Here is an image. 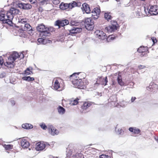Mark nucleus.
Returning <instances> with one entry per match:
<instances>
[{
	"mask_svg": "<svg viewBox=\"0 0 158 158\" xmlns=\"http://www.w3.org/2000/svg\"><path fill=\"white\" fill-rule=\"evenodd\" d=\"M80 73H73L70 76V79L74 87L81 89H84L86 86L82 82L81 79L78 76Z\"/></svg>",
	"mask_w": 158,
	"mask_h": 158,
	"instance_id": "nucleus-1",
	"label": "nucleus"
},
{
	"mask_svg": "<svg viewBox=\"0 0 158 158\" xmlns=\"http://www.w3.org/2000/svg\"><path fill=\"white\" fill-rule=\"evenodd\" d=\"M19 54L16 52H14L8 57L6 62L4 63V65L9 68H13L15 65L14 61L17 58H19Z\"/></svg>",
	"mask_w": 158,
	"mask_h": 158,
	"instance_id": "nucleus-2",
	"label": "nucleus"
},
{
	"mask_svg": "<svg viewBox=\"0 0 158 158\" xmlns=\"http://www.w3.org/2000/svg\"><path fill=\"white\" fill-rule=\"evenodd\" d=\"M52 83L53 89L55 90H57L59 89H61V90H62L64 87V81L60 78H55L54 79Z\"/></svg>",
	"mask_w": 158,
	"mask_h": 158,
	"instance_id": "nucleus-3",
	"label": "nucleus"
},
{
	"mask_svg": "<svg viewBox=\"0 0 158 158\" xmlns=\"http://www.w3.org/2000/svg\"><path fill=\"white\" fill-rule=\"evenodd\" d=\"M19 11L15 8H11L6 13L7 18H9V20L12 21L14 15L19 14Z\"/></svg>",
	"mask_w": 158,
	"mask_h": 158,
	"instance_id": "nucleus-4",
	"label": "nucleus"
},
{
	"mask_svg": "<svg viewBox=\"0 0 158 158\" xmlns=\"http://www.w3.org/2000/svg\"><path fill=\"white\" fill-rule=\"evenodd\" d=\"M85 27L86 30H93L94 23L90 18H86L85 20Z\"/></svg>",
	"mask_w": 158,
	"mask_h": 158,
	"instance_id": "nucleus-5",
	"label": "nucleus"
},
{
	"mask_svg": "<svg viewBox=\"0 0 158 158\" xmlns=\"http://www.w3.org/2000/svg\"><path fill=\"white\" fill-rule=\"evenodd\" d=\"M94 34L96 37L102 40H105L107 38L106 33L102 30H95Z\"/></svg>",
	"mask_w": 158,
	"mask_h": 158,
	"instance_id": "nucleus-6",
	"label": "nucleus"
},
{
	"mask_svg": "<svg viewBox=\"0 0 158 158\" xmlns=\"http://www.w3.org/2000/svg\"><path fill=\"white\" fill-rule=\"evenodd\" d=\"M119 29V25L114 20L111 22V24L105 27V30H117Z\"/></svg>",
	"mask_w": 158,
	"mask_h": 158,
	"instance_id": "nucleus-7",
	"label": "nucleus"
},
{
	"mask_svg": "<svg viewBox=\"0 0 158 158\" xmlns=\"http://www.w3.org/2000/svg\"><path fill=\"white\" fill-rule=\"evenodd\" d=\"M69 23V21L67 19L62 20H58L55 22V26H58V28H60V27H63L68 24Z\"/></svg>",
	"mask_w": 158,
	"mask_h": 158,
	"instance_id": "nucleus-8",
	"label": "nucleus"
},
{
	"mask_svg": "<svg viewBox=\"0 0 158 158\" xmlns=\"http://www.w3.org/2000/svg\"><path fill=\"white\" fill-rule=\"evenodd\" d=\"M0 20L2 21L3 23H7L8 24L11 25L12 23V21L9 20V18H7L6 15L3 13L0 12Z\"/></svg>",
	"mask_w": 158,
	"mask_h": 158,
	"instance_id": "nucleus-9",
	"label": "nucleus"
},
{
	"mask_svg": "<svg viewBox=\"0 0 158 158\" xmlns=\"http://www.w3.org/2000/svg\"><path fill=\"white\" fill-rule=\"evenodd\" d=\"M47 144L44 142H38L36 144L35 148L37 151H41L44 149Z\"/></svg>",
	"mask_w": 158,
	"mask_h": 158,
	"instance_id": "nucleus-10",
	"label": "nucleus"
},
{
	"mask_svg": "<svg viewBox=\"0 0 158 158\" xmlns=\"http://www.w3.org/2000/svg\"><path fill=\"white\" fill-rule=\"evenodd\" d=\"M49 133L53 135H57L58 134V131L52 126H50L48 128Z\"/></svg>",
	"mask_w": 158,
	"mask_h": 158,
	"instance_id": "nucleus-11",
	"label": "nucleus"
},
{
	"mask_svg": "<svg viewBox=\"0 0 158 158\" xmlns=\"http://www.w3.org/2000/svg\"><path fill=\"white\" fill-rule=\"evenodd\" d=\"M150 14L156 15L158 14V6L155 5L151 6L150 7Z\"/></svg>",
	"mask_w": 158,
	"mask_h": 158,
	"instance_id": "nucleus-12",
	"label": "nucleus"
},
{
	"mask_svg": "<svg viewBox=\"0 0 158 158\" xmlns=\"http://www.w3.org/2000/svg\"><path fill=\"white\" fill-rule=\"evenodd\" d=\"M50 30H39V33L40 36L43 37L45 38L47 36H49L51 35V33L49 31Z\"/></svg>",
	"mask_w": 158,
	"mask_h": 158,
	"instance_id": "nucleus-13",
	"label": "nucleus"
},
{
	"mask_svg": "<svg viewBox=\"0 0 158 158\" xmlns=\"http://www.w3.org/2000/svg\"><path fill=\"white\" fill-rule=\"evenodd\" d=\"M136 99L135 97H132L131 100L128 102L123 101L120 103V106L122 107H125L127 104H131L134 102Z\"/></svg>",
	"mask_w": 158,
	"mask_h": 158,
	"instance_id": "nucleus-14",
	"label": "nucleus"
},
{
	"mask_svg": "<svg viewBox=\"0 0 158 158\" xmlns=\"http://www.w3.org/2000/svg\"><path fill=\"white\" fill-rule=\"evenodd\" d=\"M100 10L99 8L96 7L94 8L93 10L92 11V12L93 14L92 15V16H96L95 17V19H97L98 17V15H99L100 13Z\"/></svg>",
	"mask_w": 158,
	"mask_h": 158,
	"instance_id": "nucleus-15",
	"label": "nucleus"
},
{
	"mask_svg": "<svg viewBox=\"0 0 158 158\" xmlns=\"http://www.w3.org/2000/svg\"><path fill=\"white\" fill-rule=\"evenodd\" d=\"M82 9L84 10L86 13L89 14L90 13L91 11L90 8L88 4L86 3H84L82 4Z\"/></svg>",
	"mask_w": 158,
	"mask_h": 158,
	"instance_id": "nucleus-16",
	"label": "nucleus"
},
{
	"mask_svg": "<svg viewBox=\"0 0 158 158\" xmlns=\"http://www.w3.org/2000/svg\"><path fill=\"white\" fill-rule=\"evenodd\" d=\"M20 143L22 147L24 148H27L29 146V142L26 139H23Z\"/></svg>",
	"mask_w": 158,
	"mask_h": 158,
	"instance_id": "nucleus-17",
	"label": "nucleus"
},
{
	"mask_svg": "<svg viewBox=\"0 0 158 158\" xmlns=\"http://www.w3.org/2000/svg\"><path fill=\"white\" fill-rule=\"evenodd\" d=\"M79 99L77 98L75 99H74L72 98L69 100V104L71 106H74L77 105L78 103V100Z\"/></svg>",
	"mask_w": 158,
	"mask_h": 158,
	"instance_id": "nucleus-18",
	"label": "nucleus"
},
{
	"mask_svg": "<svg viewBox=\"0 0 158 158\" xmlns=\"http://www.w3.org/2000/svg\"><path fill=\"white\" fill-rule=\"evenodd\" d=\"M69 32L65 34L66 36L71 35L72 36L76 35L78 33H79L81 31H78V30H69Z\"/></svg>",
	"mask_w": 158,
	"mask_h": 158,
	"instance_id": "nucleus-19",
	"label": "nucleus"
},
{
	"mask_svg": "<svg viewBox=\"0 0 158 158\" xmlns=\"http://www.w3.org/2000/svg\"><path fill=\"white\" fill-rule=\"evenodd\" d=\"M38 43H37L38 45L45 44L47 43V40L46 39H44L42 38H39L37 40Z\"/></svg>",
	"mask_w": 158,
	"mask_h": 158,
	"instance_id": "nucleus-20",
	"label": "nucleus"
},
{
	"mask_svg": "<svg viewBox=\"0 0 158 158\" xmlns=\"http://www.w3.org/2000/svg\"><path fill=\"white\" fill-rule=\"evenodd\" d=\"M129 130L130 131L135 134H139L140 132V130L139 129L132 127H130Z\"/></svg>",
	"mask_w": 158,
	"mask_h": 158,
	"instance_id": "nucleus-21",
	"label": "nucleus"
},
{
	"mask_svg": "<svg viewBox=\"0 0 158 158\" xmlns=\"http://www.w3.org/2000/svg\"><path fill=\"white\" fill-rule=\"evenodd\" d=\"M32 68L31 67H29L27 68L26 70H25L24 72V74L26 75H30L32 74Z\"/></svg>",
	"mask_w": 158,
	"mask_h": 158,
	"instance_id": "nucleus-22",
	"label": "nucleus"
},
{
	"mask_svg": "<svg viewBox=\"0 0 158 158\" xmlns=\"http://www.w3.org/2000/svg\"><path fill=\"white\" fill-rule=\"evenodd\" d=\"M148 50V48L146 47H140L137 50L138 52L141 53L145 52Z\"/></svg>",
	"mask_w": 158,
	"mask_h": 158,
	"instance_id": "nucleus-23",
	"label": "nucleus"
},
{
	"mask_svg": "<svg viewBox=\"0 0 158 158\" xmlns=\"http://www.w3.org/2000/svg\"><path fill=\"white\" fill-rule=\"evenodd\" d=\"M22 127L26 129H29L33 128V126L30 124L26 123L22 125Z\"/></svg>",
	"mask_w": 158,
	"mask_h": 158,
	"instance_id": "nucleus-24",
	"label": "nucleus"
},
{
	"mask_svg": "<svg viewBox=\"0 0 158 158\" xmlns=\"http://www.w3.org/2000/svg\"><path fill=\"white\" fill-rule=\"evenodd\" d=\"M69 4L64 3H61L60 6V7L61 9L65 10L68 8H69Z\"/></svg>",
	"mask_w": 158,
	"mask_h": 158,
	"instance_id": "nucleus-25",
	"label": "nucleus"
},
{
	"mask_svg": "<svg viewBox=\"0 0 158 158\" xmlns=\"http://www.w3.org/2000/svg\"><path fill=\"white\" fill-rule=\"evenodd\" d=\"M57 110L59 113L61 115L64 114L65 111V109L60 106H58Z\"/></svg>",
	"mask_w": 158,
	"mask_h": 158,
	"instance_id": "nucleus-26",
	"label": "nucleus"
},
{
	"mask_svg": "<svg viewBox=\"0 0 158 158\" xmlns=\"http://www.w3.org/2000/svg\"><path fill=\"white\" fill-rule=\"evenodd\" d=\"M117 81L118 84L121 86H123L124 85V82L122 81L121 76L119 74L118 75Z\"/></svg>",
	"mask_w": 158,
	"mask_h": 158,
	"instance_id": "nucleus-27",
	"label": "nucleus"
},
{
	"mask_svg": "<svg viewBox=\"0 0 158 158\" xmlns=\"http://www.w3.org/2000/svg\"><path fill=\"white\" fill-rule=\"evenodd\" d=\"M91 105V102H85L83 106L82 107V108L84 110H86Z\"/></svg>",
	"mask_w": 158,
	"mask_h": 158,
	"instance_id": "nucleus-28",
	"label": "nucleus"
},
{
	"mask_svg": "<svg viewBox=\"0 0 158 158\" xmlns=\"http://www.w3.org/2000/svg\"><path fill=\"white\" fill-rule=\"evenodd\" d=\"M48 29L49 30V27L47 28L45 26L43 23L39 25L36 27L37 30H44V29Z\"/></svg>",
	"mask_w": 158,
	"mask_h": 158,
	"instance_id": "nucleus-29",
	"label": "nucleus"
},
{
	"mask_svg": "<svg viewBox=\"0 0 158 158\" xmlns=\"http://www.w3.org/2000/svg\"><path fill=\"white\" fill-rule=\"evenodd\" d=\"M3 145L4 148L6 150H9L12 148L13 145L11 144H3Z\"/></svg>",
	"mask_w": 158,
	"mask_h": 158,
	"instance_id": "nucleus-30",
	"label": "nucleus"
},
{
	"mask_svg": "<svg viewBox=\"0 0 158 158\" xmlns=\"http://www.w3.org/2000/svg\"><path fill=\"white\" fill-rule=\"evenodd\" d=\"M101 79L102 80V82H101V84L105 85H106V83L108 82L107 77H106L105 78H101Z\"/></svg>",
	"mask_w": 158,
	"mask_h": 158,
	"instance_id": "nucleus-31",
	"label": "nucleus"
},
{
	"mask_svg": "<svg viewBox=\"0 0 158 158\" xmlns=\"http://www.w3.org/2000/svg\"><path fill=\"white\" fill-rule=\"evenodd\" d=\"M104 17L105 19H107L108 21L111 18V16L110 15V13H105L104 15Z\"/></svg>",
	"mask_w": 158,
	"mask_h": 158,
	"instance_id": "nucleus-32",
	"label": "nucleus"
},
{
	"mask_svg": "<svg viewBox=\"0 0 158 158\" xmlns=\"http://www.w3.org/2000/svg\"><path fill=\"white\" fill-rule=\"evenodd\" d=\"M23 80L27 81H32L34 80L33 77H22V78Z\"/></svg>",
	"mask_w": 158,
	"mask_h": 158,
	"instance_id": "nucleus-33",
	"label": "nucleus"
},
{
	"mask_svg": "<svg viewBox=\"0 0 158 158\" xmlns=\"http://www.w3.org/2000/svg\"><path fill=\"white\" fill-rule=\"evenodd\" d=\"M13 32H14L15 33H14V35H19L20 36H22L23 37H24V34H20L21 33H19V30H12Z\"/></svg>",
	"mask_w": 158,
	"mask_h": 158,
	"instance_id": "nucleus-34",
	"label": "nucleus"
},
{
	"mask_svg": "<svg viewBox=\"0 0 158 158\" xmlns=\"http://www.w3.org/2000/svg\"><path fill=\"white\" fill-rule=\"evenodd\" d=\"M69 9H71L77 6V3L75 2H73L72 3H69Z\"/></svg>",
	"mask_w": 158,
	"mask_h": 158,
	"instance_id": "nucleus-35",
	"label": "nucleus"
},
{
	"mask_svg": "<svg viewBox=\"0 0 158 158\" xmlns=\"http://www.w3.org/2000/svg\"><path fill=\"white\" fill-rule=\"evenodd\" d=\"M24 29H27V30H32V27H31L30 25L28 23H26L24 25Z\"/></svg>",
	"mask_w": 158,
	"mask_h": 158,
	"instance_id": "nucleus-36",
	"label": "nucleus"
},
{
	"mask_svg": "<svg viewBox=\"0 0 158 158\" xmlns=\"http://www.w3.org/2000/svg\"><path fill=\"white\" fill-rule=\"evenodd\" d=\"M32 8V6L29 4L24 3V9L28 10Z\"/></svg>",
	"mask_w": 158,
	"mask_h": 158,
	"instance_id": "nucleus-37",
	"label": "nucleus"
},
{
	"mask_svg": "<svg viewBox=\"0 0 158 158\" xmlns=\"http://www.w3.org/2000/svg\"><path fill=\"white\" fill-rule=\"evenodd\" d=\"M144 11L147 15H148L150 14V9H149L148 8L145 7H144Z\"/></svg>",
	"mask_w": 158,
	"mask_h": 158,
	"instance_id": "nucleus-38",
	"label": "nucleus"
},
{
	"mask_svg": "<svg viewBox=\"0 0 158 158\" xmlns=\"http://www.w3.org/2000/svg\"><path fill=\"white\" fill-rule=\"evenodd\" d=\"M40 126L41 128L44 130H46L47 128V126L44 123H42L40 124Z\"/></svg>",
	"mask_w": 158,
	"mask_h": 158,
	"instance_id": "nucleus-39",
	"label": "nucleus"
},
{
	"mask_svg": "<svg viewBox=\"0 0 158 158\" xmlns=\"http://www.w3.org/2000/svg\"><path fill=\"white\" fill-rule=\"evenodd\" d=\"M117 132L119 135H123L124 133V131L121 129H118Z\"/></svg>",
	"mask_w": 158,
	"mask_h": 158,
	"instance_id": "nucleus-40",
	"label": "nucleus"
},
{
	"mask_svg": "<svg viewBox=\"0 0 158 158\" xmlns=\"http://www.w3.org/2000/svg\"><path fill=\"white\" fill-rule=\"evenodd\" d=\"M25 52H26L23 51L22 53H21L20 54H19V58H20V59L22 58H23L24 57V53Z\"/></svg>",
	"mask_w": 158,
	"mask_h": 158,
	"instance_id": "nucleus-41",
	"label": "nucleus"
},
{
	"mask_svg": "<svg viewBox=\"0 0 158 158\" xmlns=\"http://www.w3.org/2000/svg\"><path fill=\"white\" fill-rule=\"evenodd\" d=\"M27 21V19H19V22L21 23H25Z\"/></svg>",
	"mask_w": 158,
	"mask_h": 158,
	"instance_id": "nucleus-42",
	"label": "nucleus"
},
{
	"mask_svg": "<svg viewBox=\"0 0 158 158\" xmlns=\"http://www.w3.org/2000/svg\"><path fill=\"white\" fill-rule=\"evenodd\" d=\"M115 38V36L114 35H110L108 38L107 39V40H114Z\"/></svg>",
	"mask_w": 158,
	"mask_h": 158,
	"instance_id": "nucleus-43",
	"label": "nucleus"
},
{
	"mask_svg": "<svg viewBox=\"0 0 158 158\" xmlns=\"http://www.w3.org/2000/svg\"><path fill=\"white\" fill-rule=\"evenodd\" d=\"M18 6L20 8L24 9V3H19L18 4Z\"/></svg>",
	"mask_w": 158,
	"mask_h": 158,
	"instance_id": "nucleus-44",
	"label": "nucleus"
},
{
	"mask_svg": "<svg viewBox=\"0 0 158 158\" xmlns=\"http://www.w3.org/2000/svg\"><path fill=\"white\" fill-rule=\"evenodd\" d=\"M53 3L55 5H57L59 3L60 1L59 0H52Z\"/></svg>",
	"mask_w": 158,
	"mask_h": 158,
	"instance_id": "nucleus-45",
	"label": "nucleus"
},
{
	"mask_svg": "<svg viewBox=\"0 0 158 158\" xmlns=\"http://www.w3.org/2000/svg\"><path fill=\"white\" fill-rule=\"evenodd\" d=\"M9 102L10 103H11V105L12 106H13L15 104V101L13 99H11L9 100Z\"/></svg>",
	"mask_w": 158,
	"mask_h": 158,
	"instance_id": "nucleus-46",
	"label": "nucleus"
},
{
	"mask_svg": "<svg viewBox=\"0 0 158 158\" xmlns=\"http://www.w3.org/2000/svg\"><path fill=\"white\" fill-rule=\"evenodd\" d=\"M6 75V73L4 72H3L0 74V77L2 78L4 77Z\"/></svg>",
	"mask_w": 158,
	"mask_h": 158,
	"instance_id": "nucleus-47",
	"label": "nucleus"
},
{
	"mask_svg": "<svg viewBox=\"0 0 158 158\" xmlns=\"http://www.w3.org/2000/svg\"><path fill=\"white\" fill-rule=\"evenodd\" d=\"M152 40L153 42V44H154L157 42V40L156 38L155 37H152Z\"/></svg>",
	"mask_w": 158,
	"mask_h": 158,
	"instance_id": "nucleus-48",
	"label": "nucleus"
},
{
	"mask_svg": "<svg viewBox=\"0 0 158 158\" xmlns=\"http://www.w3.org/2000/svg\"><path fill=\"white\" fill-rule=\"evenodd\" d=\"M4 63L3 59L2 56H0V65H2Z\"/></svg>",
	"mask_w": 158,
	"mask_h": 158,
	"instance_id": "nucleus-49",
	"label": "nucleus"
},
{
	"mask_svg": "<svg viewBox=\"0 0 158 158\" xmlns=\"http://www.w3.org/2000/svg\"><path fill=\"white\" fill-rule=\"evenodd\" d=\"M146 67L144 65H140L138 66V68L139 69H141L145 68Z\"/></svg>",
	"mask_w": 158,
	"mask_h": 158,
	"instance_id": "nucleus-50",
	"label": "nucleus"
},
{
	"mask_svg": "<svg viewBox=\"0 0 158 158\" xmlns=\"http://www.w3.org/2000/svg\"><path fill=\"white\" fill-rule=\"evenodd\" d=\"M108 156L105 155H102L100 156V158H107Z\"/></svg>",
	"mask_w": 158,
	"mask_h": 158,
	"instance_id": "nucleus-51",
	"label": "nucleus"
},
{
	"mask_svg": "<svg viewBox=\"0 0 158 158\" xmlns=\"http://www.w3.org/2000/svg\"><path fill=\"white\" fill-rule=\"evenodd\" d=\"M36 1V0H29L31 4L35 3V2Z\"/></svg>",
	"mask_w": 158,
	"mask_h": 158,
	"instance_id": "nucleus-52",
	"label": "nucleus"
},
{
	"mask_svg": "<svg viewBox=\"0 0 158 158\" xmlns=\"http://www.w3.org/2000/svg\"><path fill=\"white\" fill-rule=\"evenodd\" d=\"M75 23L74 22L71 21L70 24L71 25L73 26L75 25Z\"/></svg>",
	"mask_w": 158,
	"mask_h": 158,
	"instance_id": "nucleus-53",
	"label": "nucleus"
},
{
	"mask_svg": "<svg viewBox=\"0 0 158 158\" xmlns=\"http://www.w3.org/2000/svg\"><path fill=\"white\" fill-rule=\"evenodd\" d=\"M99 84L98 83H96L94 84V86L96 87L97 86H98L99 85Z\"/></svg>",
	"mask_w": 158,
	"mask_h": 158,
	"instance_id": "nucleus-54",
	"label": "nucleus"
},
{
	"mask_svg": "<svg viewBox=\"0 0 158 158\" xmlns=\"http://www.w3.org/2000/svg\"><path fill=\"white\" fill-rule=\"evenodd\" d=\"M156 84H153V86H154L155 87H156V88H158V86H157V87H156V86H156Z\"/></svg>",
	"mask_w": 158,
	"mask_h": 158,
	"instance_id": "nucleus-55",
	"label": "nucleus"
},
{
	"mask_svg": "<svg viewBox=\"0 0 158 158\" xmlns=\"http://www.w3.org/2000/svg\"><path fill=\"white\" fill-rule=\"evenodd\" d=\"M77 29H78V28H74L72 29L71 30H77Z\"/></svg>",
	"mask_w": 158,
	"mask_h": 158,
	"instance_id": "nucleus-56",
	"label": "nucleus"
},
{
	"mask_svg": "<svg viewBox=\"0 0 158 158\" xmlns=\"http://www.w3.org/2000/svg\"><path fill=\"white\" fill-rule=\"evenodd\" d=\"M20 32L21 33H23V31L24 30H20Z\"/></svg>",
	"mask_w": 158,
	"mask_h": 158,
	"instance_id": "nucleus-57",
	"label": "nucleus"
},
{
	"mask_svg": "<svg viewBox=\"0 0 158 158\" xmlns=\"http://www.w3.org/2000/svg\"><path fill=\"white\" fill-rule=\"evenodd\" d=\"M78 155H79V156H81H81H82V154H81V153H80V154L78 153Z\"/></svg>",
	"mask_w": 158,
	"mask_h": 158,
	"instance_id": "nucleus-58",
	"label": "nucleus"
},
{
	"mask_svg": "<svg viewBox=\"0 0 158 158\" xmlns=\"http://www.w3.org/2000/svg\"><path fill=\"white\" fill-rule=\"evenodd\" d=\"M156 139L158 142V138L157 139Z\"/></svg>",
	"mask_w": 158,
	"mask_h": 158,
	"instance_id": "nucleus-59",
	"label": "nucleus"
},
{
	"mask_svg": "<svg viewBox=\"0 0 158 158\" xmlns=\"http://www.w3.org/2000/svg\"><path fill=\"white\" fill-rule=\"evenodd\" d=\"M121 35V34H120V33H118V35Z\"/></svg>",
	"mask_w": 158,
	"mask_h": 158,
	"instance_id": "nucleus-60",
	"label": "nucleus"
},
{
	"mask_svg": "<svg viewBox=\"0 0 158 158\" xmlns=\"http://www.w3.org/2000/svg\"><path fill=\"white\" fill-rule=\"evenodd\" d=\"M31 31V30H28V31ZM31 31H32V30H31Z\"/></svg>",
	"mask_w": 158,
	"mask_h": 158,
	"instance_id": "nucleus-61",
	"label": "nucleus"
},
{
	"mask_svg": "<svg viewBox=\"0 0 158 158\" xmlns=\"http://www.w3.org/2000/svg\"><path fill=\"white\" fill-rule=\"evenodd\" d=\"M116 36H118V35H116Z\"/></svg>",
	"mask_w": 158,
	"mask_h": 158,
	"instance_id": "nucleus-62",
	"label": "nucleus"
}]
</instances>
